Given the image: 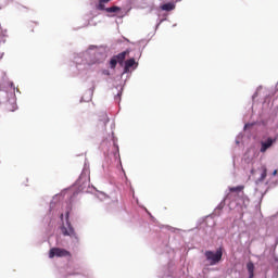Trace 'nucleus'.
<instances>
[{"label": "nucleus", "mask_w": 278, "mask_h": 278, "mask_svg": "<svg viewBox=\"0 0 278 278\" xmlns=\"http://www.w3.org/2000/svg\"><path fill=\"white\" fill-rule=\"evenodd\" d=\"M102 73H103V75L110 76V71H108V70H104Z\"/></svg>", "instance_id": "2eb2a0df"}, {"label": "nucleus", "mask_w": 278, "mask_h": 278, "mask_svg": "<svg viewBox=\"0 0 278 278\" xmlns=\"http://www.w3.org/2000/svg\"><path fill=\"white\" fill-rule=\"evenodd\" d=\"M162 10H164L165 12H170L173 10H175V4L173 2H168L165 3L161 7Z\"/></svg>", "instance_id": "6e6552de"}, {"label": "nucleus", "mask_w": 278, "mask_h": 278, "mask_svg": "<svg viewBox=\"0 0 278 278\" xmlns=\"http://www.w3.org/2000/svg\"><path fill=\"white\" fill-rule=\"evenodd\" d=\"M50 260L53 257H71V252L62 248H52L49 252Z\"/></svg>", "instance_id": "7ed1b4c3"}, {"label": "nucleus", "mask_w": 278, "mask_h": 278, "mask_svg": "<svg viewBox=\"0 0 278 278\" xmlns=\"http://www.w3.org/2000/svg\"><path fill=\"white\" fill-rule=\"evenodd\" d=\"M205 257L210 262L211 266H215V264H218L220 260H223V249L219 248L216 253L212 251L205 252Z\"/></svg>", "instance_id": "f03ea898"}, {"label": "nucleus", "mask_w": 278, "mask_h": 278, "mask_svg": "<svg viewBox=\"0 0 278 278\" xmlns=\"http://www.w3.org/2000/svg\"><path fill=\"white\" fill-rule=\"evenodd\" d=\"M104 12H108L109 14H114L116 12H121V8L119 7H111V8L104 7Z\"/></svg>", "instance_id": "1a4fd4ad"}, {"label": "nucleus", "mask_w": 278, "mask_h": 278, "mask_svg": "<svg viewBox=\"0 0 278 278\" xmlns=\"http://www.w3.org/2000/svg\"><path fill=\"white\" fill-rule=\"evenodd\" d=\"M100 122L103 123V125H108V123H110V118L108 117V113H102L100 115Z\"/></svg>", "instance_id": "9b49d317"}, {"label": "nucleus", "mask_w": 278, "mask_h": 278, "mask_svg": "<svg viewBox=\"0 0 278 278\" xmlns=\"http://www.w3.org/2000/svg\"><path fill=\"white\" fill-rule=\"evenodd\" d=\"M116 64H118V61L115 56H113L110 61V67L111 68H116Z\"/></svg>", "instance_id": "ddd939ff"}, {"label": "nucleus", "mask_w": 278, "mask_h": 278, "mask_svg": "<svg viewBox=\"0 0 278 278\" xmlns=\"http://www.w3.org/2000/svg\"><path fill=\"white\" fill-rule=\"evenodd\" d=\"M243 190H244V186L231 187L229 189L230 192H242Z\"/></svg>", "instance_id": "f8f14e48"}, {"label": "nucleus", "mask_w": 278, "mask_h": 278, "mask_svg": "<svg viewBox=\"0 0 278 278\" xmlns=\"http://www.w3.org/2000/svg\"><path fill=\"white\" fill-rule=\"evenodd\" d=\"M61 220H64V214H61Z\"/></svg>", "instance_id": "f3484780"}, {"label": "nucleus", "mask_w": 278, "mask_h": 278, "mask_svg": "<svg viewBox=\"0 0 278 278\" xmlns=\"http://www.w3.org/2000/svg\"><path fill=\"white\" fill-rule=\"evenodd\" d=\"M128 54H129V50H126V51L121 52L114 56H115V60H117L118 64L123 65V62H125V58H127Z\"/></svg>", "instance_id": "39448f33"}, {"label": "nucleus", "mask_w": 278, "mask_h": 278, "mask_svg": "<svg viewBox=\"0 0 278 278\" xmlns=\"http://www.w3.org/2000/svg\"><path fill=\"white\" fill-rule=\"evenodd\" d=\"M247 270L249 273V278L255 277V265L253 264V262H249L247 264Z\"/></svg>", "instance_id": "423d86ee"}, {"label": "nucleus", "mask_w": 278, "mask_h": 278, "mask_svg": "<svg viewBox=\"0 0 278 278\" xmlns=\"http://www.w3.org/2000/svg\"><path fill=\"white\" fill-rule=\"evenodd\" d=\"M277 175V169L274 170L273 176L275 177Z\"/></svg>", "instance_id": "dca6fc26"}, {"label": "nucleus", "mask_w": 278, "mask_h": 278, "mask_svg": "<svg viewBox=\"0 0 278 278\" xmlns=\"http://www.w3.org/2000/svg\"><path fill=\"white\" fill-rule=\"evenodd\" d=\"M61 233L73 238L75 242H79V237H77L75 228H73V225H71V222L68 220V212L66 213V225L61 226Z\"/></svg>", "instance_id": "f257e3e1"}, {"label": "nucleus", "mask_w": 278, "mask_h": 278, "mask_svg": "<svg viewBox=\"0 0 278 278\" xmlns=\"http://www.w3.org/2000/svg\"><path fill=\"white\" fill-rule=\"evenodd\" d=\"M110 1L112 0H100L97 7V10H101V11L105 10V3H110Z\"/></svg>", "instance_id": "9d476101"}, {"label": "nucleus", "mask_w": 278, "mask_h": 278, "mask_svg": "<svg viewBox=\"0 0 278 278\" xmlns=\"http://www.w3.org/2000/svg\"><path fill=\"white\" fill-rule=\"evenodd\" d=\"M9 111L10 112H15L16 111V104H14L12 109L9 108Z\"/></svg>", "instance_id": "4468645a"}, {"label": "nucleus", "mask_w": 278, "mask_h": 278, "mask_svg": "<svg viewBox=\"0 0 278 278\" xmlns=\"http://www.w3.org/2000/svg\"><path fill=\"white\" fill-rule=\"evenodd\" d=\"M136 65V59H129L125 62V67L124 71L125 73H127V71H129L131 68V66Z\"/></svg>", "instance_id": "0eeeda50"}, {"label": "nucleus", "mask_w": 278, "mask_h": 278, "mask_svg": "<svg viewBox=\"0 0 278 278\" xmlns=\"http://www.w3.org/2000/svg\"><path fill=\"white\" fill-rule=\"evenodd\" d=\"M263 177H266V173L263 174Z\"/></svg>", "instance_id": "a211bd4d"}, {"label": "nucleus", "mask_w": 278, "mask_h": 278, "mask_svg": "<svg viewBox=\"0 0 278 278\" xmlns=\"http://www.w3.org/2000/svg\"><path fill=\"white\" fill-rule=\"evenodd\" d=\"M275 142H277V138H275V139L268 138L266 141H262L261 142V153H266V151H268V149H270L273 147V144H275Z\"/></svg>", "instance_id": "20e7f679"}]
</instances>
